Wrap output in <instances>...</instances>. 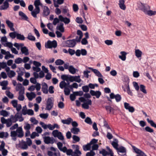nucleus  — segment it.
I'll return each mask as SVG.
<instances>
[{
    "instance_id": "9d476101",
    "label": "nucleus",
    "mask_w": 156,
    "mask_h": 156,
    "mask_svg": "<svg viewBox=\"0 0 156 156\" xmlns=\"http://www.w3.org/2000/svg\"><path fill=\"white\" fill-rule=\"evenodd\" d=\"M57 46V43L55 41H48L47 44H45V47L47 48H56Z\"/></svg>"
},
{
    "instance_id": "0eeeda50",
    "label": "nucleus",
    "mask_w": 156,
    "mask_h": 156,
    "mask_svg": "<svg viewBox=\"0 0 156 156\" xmlns=\"http://www.w3.org/2000/svg\"><path fill=\"white\" fill-rule=\"evenodd\" d=\"M52 135L55 137H57L59 140H64V137L62 133L57 130H53Z\"/></svg>"
},
{
    "instance_id": "c756f323",
    "label": "nucleus",
    "mask_w": 156,
    "mask_h": 156,
    "mask_svg": "<svg viewBox=\"0 0 156 156\" xmlns=\"http://www.w3.org/2000/svg\"><path fill=\"white\" fill-rule=\"evenodd\" d=\"M34 5L35 8L40 9L39 6H43V4L41 3L40 0H35L34 2Z\"/></svg>"
},
{
    "instance_id": "ddd939ff",
    "label": "nucleus",
    "mask_w": 156,
    "mask_h": 156,
    "mask_svg": "<svg viewBox=\"0 0 156 156\" xmlns=\"http://www.w3.org/2000/svg\"><path fill=\"white\" fill-rule=\"evenodd\" d=\"M124 107L126 109L128 110L129 112L131 113L134 112L135 110L133 107L131 106L129 103L127 102L124 103Z\"/></svg>"
},
{
    "instance_id": "680f3d73",
    "label": "nucleus",
    "mask_w": 156,
    "mask_h": 156,
    "mask_svg": "<svg viewBox=\"0 0 156 156\" xmlns=\"http://www.w3.org/2000/svg\"><path fill=\"white\" fill-rule=\"evenodd\" d=\"M30 121L34 125L37 124L38 122V121L34 117L31 118L30 119Z\"/></svg>"
},
{
    "instance_id": "7ed1b4c3",
    "label": "nucleus",
    "mask_w": 156,
    "mask_h": 156,
    "mask_svg": "<svg viewBox=\"0 0 156 156\" xmlns=\"http://www.w3.org/2000/svg\"><path fill=\"white\" fill-rule=\"evenodd\" d=\"M59 21L64 22L65 24H68L70 22V19L66 17H64L62 15H60L58 16V19L57 18H55L54 19L53 22V24L55 25L59 22Z\"/></svg>"
},
{
    "instance_id": "72a5a7b5",
    "label": "nucleus",
    "mask_w": 156,
    "mask_h": 156,
    "mask_svg": "<svg viewBox=\"0 0 156 156\" xmlns=\"http://www.w3.org/2000/svg\"><path fill=\"white\" fill-rule=\"evenodd\" d=\"M117 151L118 152H120L122 153H125V154L124 155H126V148L123 147V146H120L119 147H118V149H117Z\"/></svg>"
},
{
    "instance_id": "7c9ffc66",
    "label": "nucleus",
    "mask_w": 156,
    "mask_h": 156,
    "mask_svg": "<svg viewBox=\"0 0 156 156\" xmlns=\"http://www.w3.org/2000/svg\"><path fill=\"white\" fill-rule=\"evenodd\" d=\"M125 1L124 0H119V5L120 8L123 10H125L126 7L124 5Z\"/></svg>"
},
{
    "instance_id": "a211bd4d",
    "label": "nucleus",
    "mask_w": 156,
    "mask_h": 156,
    "mask_svg": "<svg viewBox=\"0 0 156 156\" xmlns=\"http://www.w3.org/2000/svg\"><path fill=\"white\" fill-rule=\"evenodd\" d=\"M41 90L45 94H47L48 92V86L45 83H43L42 84Z\"/></svg>"
},
{
    "instance_id": "bb28decb",
    "label": "nucleus",
    "mask_w": 156,
    "mask_h": 156,
    "mask_svg": "<svg viewBox=\"0 0 156 156\" xmlns=\"http://www.w3.org/2000/svg\"><path fill=\"white\" fill-rule=\"evenodd\" d=\"M73 121V119L71 118H68L66 119L62 120L61 122L63 124L66 125H69Z\"/></svg>"
},
{
    "instance_id": "6ab92c4d",
    "label": "nucleus",
    "mask_w": 156,
    "mask_h": 156,
    "mask_svg": "<svg viewBox=\"0 0 156 156\" xmlns=\"http://www.w3.org/2000/svg\"><path fill=\"white\" fill-rule=\"evenodd\" d=\"M26 95L29 101H32L36 96V94L34 92H32L30 93H27Z\"/></svg>"
},
{
    "instance_id": "423d86ee",
    "label": "nucleus",
    "mask_w": 156,
    "mask_h": 156,
    "mask_svg": "<svg viewBox=\"0 0 156 156\" xmlns=\"http://www.w3.org/2000/svg\"><path fill=\"white\" fill-rule=\"evenodd\" d=\"M50 150L47 152L48 156H61L60 152L57 148L51 147Z\"/></svg>"
},
{
    "instance_id": "864d4df0",
    "label": "nucleus",
    "mask_w": 156,
    "mask_h": 156,
    "mask_svg": "<svg viewBox=\"0 0 156 156\" xmlns=\"http://www.w3.org/2000/svg\"><path fill=\"white\" fill-rule=\"evenodd\" d=\"M140 90L142 92L146 94L147 93L146 90L145 89V86L141 84L140 85Z\"/></svg>"
},
{
    "instance_id": "aec40b11",
    "label": "nucleus",
    "mask_w": 156,
    "mask_h": 156,
    "mask_svg": "<svg viewBox=\"0 0 156 156\" xmlns=\"http://www.w3.org/2000/svg\"><path fill=\"white\" fill-rule=\"evenodd\" d=\"M6 23L11 31H15V29L13 27L14 24L12 22L8 20H6Z\"/></svg>"
},
{
    "instance_id": "bf43d9fd",
    "label": "nucleus",
    "mask_w": 156,
    "mask_h": 156,
    "mask_svg": "<svg viewBox=\"0 0 156 156\" xmlns=\"http://www.w3.org/2000/svg\"><path fill=\"white\" fill-rule=\"evenodd\" d=\"M13 32H11L9 34V36L12 39H14L16 37L17 33L14 31Z\"/></svg>"
},
{
    "instance_id": "393cba45",
    "label": "nucleus",
    "mask_w": 156,
    "mask_h": 156,
    "mask_svg": "<svg viewBox=\"0 0 156 156\" xmlns=\"http://www.w3.org/2000/svg\"><path fill=\"white\" fill-rule=\"evenodd\" d=\"M24 93V90H21L19 92V96L18 97V99L20 101H23L24 99V97L23 95Z\"/></svg>"
},
{
    "instance_id": "09e8293b",
    "label": "nucleus",
    "mask_w": 156,
    "mask_h": 156,
    "mask_svg": "<svg viewBox=\"0 0 156 156\" xmlns=\"http://www.w3.org/2000/svg\"><path fill=\"white\" fill-rule=\"evenodd\" d=\"M145 14L148 15L149 16L155 15L156 14V12L155 11H153L150 9L147 11Z\"/></svg>"
},
{
    "instance_id": "a878e982",
    "label": "nucleus",
    "mask_w": 156,
    "mask_h": 156,
    "mask_svg": "<svg viewBox=\"0 0 156 156\" xmlns=\"http://www.w3.org/2000/svg\"><path fill=\"white\" fill-rule=\"evenodd\" d=\"M21 51L22 53L25 55H27L29 54L28 50L25 46L22 47L21 48Z\"/></svg>"
},
{
    "instance_id": "e433bc0d",
    "label": "nucleus",
    "mask_w": 156,
    "mask_h": 156,
    "mask_svg": "<svg viewBox=\"0 0 156 156\" xmlns=\"http://www.w3.org/2000/svg\"><path fill=\"white\" fill-rule=\"evenodd\" d=\"M71 132L74 134H77L80 132V130L79 128L76 127H73L70 129Z\"/></svg>"
},
{
    "instance_id": "39448f33",
    "label": "nucleus",
    "mask_w": 156,
    "mask_h": 156,
    "mask_svg": "<svg viewBox=\"0 0 156 156\" xmlns=\"http://www.w3.org/2000/svg\"><path fill=\"white\" fill-rule=\"evenodd\" d=\"M79 100L81 102L84 103L82 105V107L85 109H88L89 108V105H91L92 102L90 100L86 99L84 98L81 97L79 98Z\"/></svg>"
},
{
    "instance_id": "f257e3e1",
    "label": "nucleus",
    "mask_w": 156,
    "mask_h": 156,
    "mask_svg": "<svg viewBox=\"0 0 156 156\" xmlns=\"http://www.w3.org/2000/svg\"><path fill=\"white\" fill-rule=\"evenodd\" d=\"M98 142V140L93 139L91 140L90 143L87 144L83 146V148L84 151H87L90 150L91 146L92 145V149L93 150H96L98 149V144H96Z\"/></svg>"
},
{
    "instance_id": "774afa93",
    "label": "nucleus",
    "mask_w": 156,
    "mask_h": 156,
    "mask_svg": "<svg viewBox=\"0 0 156 156\" xmlns=\"http://www.w3.org/2000/svg\"><path fill=\"white\" fill-rule=\"evenodd\" d=\"M23 61L22 59L20 57H19L15 59V62L16 63L19 64L22 63Z\"/></svg>"
},
{
    "instance_id": "c9c22d12",
    "label": "nucleus",
    "mask_w": 156,
    "mask_h": 156,
    "mask_svg": "<svg viewBox=\"0 0 156 156\" xmlns=\"http://www.w3.org/2000/svg\"><path fill=\"white\" fill-rule=\"evenodd\" d=\"M105 108L106 111L109 112V113H114V109L110 106H105Z\"/></svg>"
},
{
    "instance_id": "c03bdc74",
    "label": "nucleus",
    "mask_w": 156,
    "mask_h": 156,
    "mask_svg": "<svg viewBox=\"0 0 156 156\" xmlns=\"http://www.w3.org/2000/svg\"><path fill=\"white\" fill-rule=\"evenodd\" d=\"M126 87V89H127V93L129 95L131 96L133 95V93L132 92V91H131L129 87V83H128L127 84L125 85Z\"/></svg>"
},
{
    "instance_id": "8fccbe9b",
    "label": "nucleus",
    "mask_w": 156,
    "mask_h": 156,
    "mask_svg": "<svg viewBox=\"0 0 156 156\" xmlns=\"http://www.w3.org/2000/svg\"><path fill=\"white\" fill-rule=\"evenodd\" d=\"M99 153L102 154L103 156H106L108 155L109 152H107L105 149H102V150L99 151Z\"/></svg>"
},
{
    "instance_id": "58836bf2",
    "label": "nucleus",
    "mask_w": 156,
    "mask_h": 156,
    "mask_svg": "<svg viewBox=\"0 0 156 156\" xmlns=\"http://www.w3.org/2000/svg\"><path fill=\"white\" fill-rule=\"evenodd\" d=\"M56 28L58 30H59L62 32H63L64 31V28L63 23H61L59 25H58L57 27Z\"/></svg>"
},
{
    "instance_id": "13d9d810",
    "label": "nucleus",
    "mask_w": 156,
    "mask_h": 156,
    "mask_svg": "<svg viewBox=\"0 0 156 156\" xmlns=\"http://www.w3.org/2000/svg\"><path fill=\"white\" fill-rule=\"evenodd\" d=\"M32 125V124L30 125L28 123H26L24 126V129L26 130H30L31 128V126Z\"/></svg>"
},
{
    "instance_id": "6e6552de",
    "label": "nucleus",
    "mask_w": 156,
    "mask_h": 156,
    "mask_svg": "<svg viewBox=\"0 0 156 156\" xmlns=\"http://www.w3.org/2000/svg\"><path fill=\"white\" fill-rule=\"evenodd\" d=\"M54 101V98L52 97L48 98L47 101L46 109L50 110L52 108Z\"/></svg>"
},
{
    "instance_id": "4be33fe9",
    "label": "nucleus",
    "mask_w": 156,
    "mask_h": 156,
    "mask_svg": "<svg viewBox=\"0 0 156 156\" xmlns=\"http://www.w3.org/2000/svg\"><path fill=\"white\" fill-rule=\"evenodd\" d=\"M19 146L20 148L23 150H26L28 148V145L26 141H22L19 144Z\"/></svg>"
},
{
    "instance_id": "f704fd0d",
    "label": "nucleus",
    "mask_w": 156,
    "mask_h": 156,
    "mask_svg": "<svg viewBox=\"0 0 156 156\" xmlns=\"http://www.w3.org/2000/svg\"><path fill=\"white\" fill-rule=\"evenodd\" d=\"M76 81L78 83H80L81 81V80L79 76H72L71 82L73 81Z\"/></svg>"
},
{
    "instance_id": "3c124183",
    "label": "nucleus",
    "mask_w": 156,
    "mask_h": 156,
    "mask_svg": "<svg viewBox=\"0 0 156 156\" xmlns=\"http://www.w3.org/2000/svg\"><path fill=\"white\" fill-rule=\"evenodd\" d=\"M147 120L152 126L156 128V124L152 120H150L149 118H147Z\"/></svg>"
},
{
    "instance_id": "dca6fc26",
    "label": "nucleus",
    "mask_w": 156,
    "mask_h": 156,
    "mask_svg": "<svg viewBox=\"0 0 156 156\" xmlns=\"http://www.w3.org/2000/svg\"><path fill=\"white\" fill-rule=\"evenodd\" d=\"M61 78L63 81H66L68 84H69V81L71 82L72 76H71L63 75L61 76Z\"/></svg>"
},
{
    "instance_id": "2eb2a0df",
    "label": "nucleus",
    "mask_w": 156,
    "mask_h": 156,
    "mask_svg": "<svg viewBox=\"0 0 156 156\" xmlns=\"http://www.w3.org/2000/svg\"><path fill=\"white\" fill-rule=\"evenodd\" d=\"M44 141L46 144H53L54 142V139L53 137L45 136L44 137Z\"/></svg>"
},
{
    "instance_id": "f3484780",
    "label": "nucleus",
    "mask_w": 156,
    "mask_h": 156,
    "mask_svg": "<svg viewBox=\"0 0 156 156\" xmlns=\"http://www.w3.org/2000/svg\"><path fill=\"white\" fill-rule=\"evenodd\" d=\"M75 150L73 152L72 156H80L81 154V152L79 151V146L78 145H75Z\"/></svg>"
},
{
    "instance_id": "e2e57ef3",
    "label": "nucleus",
    "mask_w": 156,
    "mask_h": 156,
    "mask_svg": "<svg viewBox=\"0 0 156 156\" xmlns=\"http://www.w3.org/2000/svg\"><path fill=\"white\" fill-rule=\"evenodd\" d=\"M64 92L65 94L66 95H69L70 92V89L67 87H65V88H64Z\"/></svg>"
},
{
    "instance_id": "6e6d98bb",
    "label": "nucleus",
    "mask_w": 156,
    "mask_h": 156,
    "mask_svg": "<svg viewBox=\"0 0 156 156\" xmlns=\"http://www.w3.org/2000/svg\"><path fill=\"white\" fill-rule=\"evenodd\" d=\"M12 123L13 122L9 118L8 119L5 123L7 127H9L11 126L12 125Z\"/></svg>"
},
{
    "instance_id": "603ef678",
    "label": "nucleus",
    "mask_w": 156,
    "mask_h": 156,
    "mask_svg": "<svg viewBox=\"0 0 156 156\" xmlns=\"http://www.w3.org/2000/svg\"><path fill=\"white\" fill-rule=\"evenodd\" d=\"M27 38L31 41H35V37L32 35L31 33H29L27 37Z\"/></svg>"
},
{
    "instance_id": "4468645a",
    "label": "nucleus",
    "mask_w": 156,
    "mask_h": 156,
    "mask_svg": "<svg viewBox=\"0 0 156 156\" xmlns=\"http://www.w3.org/2000/svg\"><path fill=\"white\" fill-rule=\"evenodd\" d=\"M40 124L44 129H46L47 128H48L50 130H53L54 129L53 125L51 124L46 125L44 123L41 122H40Z\"/></svg>"
},
{
    "instance_id": "37998d69",
    "label": "nucleus",
    "mask_w": 156,
    "mask_h": 156,
    "mask_svg": "<svg viewBox=\"0 0 156 156\" xmlns=\"http://www.w3.org/2000/svg\"><path fill=\"white\" fill-rule=\"evenodd\" d=\"M135 55L136 56L139 58L141 56L142 54V52L139 49L135 50Z\"/></svg>"
},
{
    "instance_id": "1a4fd4ad",
    "label": "nucleus",
    "mask_w": 156,
    "mask_h": 156,
    "mask_svg": "<svg viewBox=\"0 0 156 156\" xmlns=\"http://www.w3.org/2000/svg\"><path fill=\"white\" fill-rule=\"evenodd\" d=\"M139 9L143 12L145 14L147 11L150 9V7L149 5L147 4H143L141 3L138 6Z\"/></svg>"
},
{
    "instance_id": "5fc2aeb1",
    "label": "nucleus",
    "mask_w": 156,
    "mask_h": 156,
    "mask_svg": "<svg viewBox=\"0 0 156 156\" xmlns=\"http://www.w3.org/2000/svg\"><path fill=\"white\" fill-rule=\"evenodd\" d=\"M84 122L87 124L91 125L92 124L91 119L89 117H87L85 119Z\"/></svg>"
},
{
    "instance_id": "49530a36",
    "label": "nucleus",
    "mask_w": 156,
    "mask_h": 156,
    "mask_svg": "<svg viewBox=\"0 0 156 156\" xmlns=\"http://www.w3.org/2000/svg\"><path fill=\"white\" fill-rule=\"evenodd\" d=\"M0 115L4 117H7L9 114L8 112L5 110H2L0 112Z\"/></svg>"
},
{
    "instance_id": "473e14b6",
    "label": "nucleus",
    "mask_w": 156,
    "mask_h": 156,
    "mask_svg": "<svg viewBox=\"0 0 156 156\" xmlns=\"http://www.w3.org/2000/svg\"><path fill=\"white\" fill-rule=\"evenodd\" d=\"M50 12L48 8L46 6H44L43 12V15L45 16H47L49 14Z\"/></svg>"
},
{
    "instance_id": "a19ab883",
    "label": "nucleus",
    "mask_w": 156,
    "mask_h": 156,
    "mask_svg": "<svg viewBox=\"0 0 156 156\" xmlns=\"http://www.w3.org/2000/svg\"><path fill=\"white\" fill-rule=\"evenodd\" d=\"M131 146L133 149V150L134 151V152L139 155L141 154V153L142 151L140 149L136 147L135 146H133L132 145H131Z\"/></svg>"
},
{
    "instance_id": "5701e85b",
    "label": "nucleus",
    "mask_w": 156,
    "mask_h": 156,
    "mask_svg": "<svg viewBox=\"0 0 156 156\" xmlns=\"http://www.w3.org/2000/svg\"><path fill=\"white\" fill-rule=\"evenodd\" d=\"M77 34L79 36L76 37V40L77 42H80L83 36V33L81 30H78L77 32Z\"/></svg>"
},
{
    "instance_id": "4d7b16f0",
    "label": "nucleus",
    "mask_w": 156,
    "mask_h": 156,
    "mask_svg": "<svg viewBox=\"0 0 156 156\" xmlns=\"http://www.w3.org/2000/svg\"><path fill=\"white\" fill-rule=\"evenodd\" d=\"M5 47H7L11 48L12 47L13 44L10 42L7 41L3 45Z\"/></svg>"
},
{
    "instance_id": "9b49d317",
    "label": "nucleus",
    "mask_w": 156,
    "mask_h": 156,
    "mask_svg": "<svg viewBox=\"0 0 156 156\" xmlns=\"http://www.w3.org/2000/svg\"><path fill=\"white\" fill-rule=\"evenodd\" d=\"M76 41L75 39L69 40L66 41V44L68 47L73 48L76 45Z\"/></svg>"
},
{
    "instance_id": "20e7f679",
    "label": "nucleus",
    "mask_w": 156,
    "mask_h": 156,
    "mask_svg": "<svg viewBox=\"0 0 156 156\" xmlns=\"http://www.w3.org/2000/svg\"><path fill=\"white\" fill-rule=\"evenodd\" d=\"M9 119L13 123L16 122L18 120L20 122H22L24 120L21 113L20 112H17L15 115H11Z\"/></svg>"
},
{
    "instance_id": "2f4dec72",
    "label": "nucleus",
    "mask_w": 156,
    "mask_h": 156,
    "mask_svg": "<svg viewBox=\"0 0 156 156\" xmlns=\"http://www.w3.org/2000/svg\"><path fill=\"white\" fill-rule=\"evenodd\" d=\"M120 54L122 55H119V58L122 61H125L126 58V55L127 54V53L125 51H122L120 52Z\"/></svg>"
},
{
    "instance_id": "c85d7f7f",
    "label": "nucleus",
    "mask_w": 156,
    "mask_h": 156,
    "mask_svg": "<svg viewBox=\"0 0 156 156\" xmlns=\"http://www.w3.org/2000/svg\"><path fill=\"white\" fill-rule=\"evenodd\" d=\"M19 15L21 17V19L27 21L28 17L27 15L22 11H19Z\"/></svg>"
},
{
    "instance_id": "052dcab7",
    "label": "nucleus",
    "mask_w": 156,
    "mask_h": 156,
    "mask_svg": "<svg viewBox=\"0 0 156 156\" xmlns=\"http://www.w3.org/2000/svg\"><path fill=\"white\" fill-rule=\"evenodd\" d=\"M0 41L1 43L3 45L7 41V39L6 37L5 36L4 37H1Z\"/></svg>"
},
{
    "instance_id": "f03ea898",
    "label": "nucleus",
    "mask_w": 156,
    "mask_h": 156,
    "mask_svg": "<svg viewBox=\"0 0 156 156\" xmlns=\"http://www.w3.org/2000/svg\"><path fill=\"white\" fill-rule=\"evenodd\" d=\"M10 134L11 136L13 137L17 136L18 137L21 138L24 136V132L21 127H18L16 131H11Z\"/></svg>"
},
{
    "instance_id": "79ce46f5",
    "label": "nucleus",
    "mask_w": 156,
    "mask_h": 156,
    "mask_svg": "<svg viewBox=\"0 0 156 156\" xmlns=\"http://www.w3.org/2000/svg\"><path fill=\"white\" fill-rule=\"evenodd\" d=\"M69 72L72 74H75L76 72V69L72 66H70L69 69Z\"/></svg>"
},
{
    "instance_id": "4c0bfd02",
    "label": "nucleus",
    "mask_w": 156,
    "mask_h": 156,
    "mask_svg": "<svg viewBox=\"0 0 156 156\" xmlns=\"http://www.w3.org/2000/svg\"><path fill=\"white\" fill-rule=\"evenodd\" d=\"M69 84H68L67 83H66L65 81H62L59 83V87L61 89L65 88Z\"/></svg>"
},
{
    "instance_id": "412c9836",
    "label": "nucleus",
    "mask_w": 156,
    "mask_h": 156,
    "mask_svg": "<svg viewBox=\"0 0 156 156\" xmlns=\"http://www.w3.org/2000/svg\"><path fill=\"white\" fill-rule=\"evenodd\" d=\"M9 3L5 0L3 5L0 6V10H6L9 7Z\"/></svg>"
},
{
    "instance_id": "338daca9",
    "label": "nucleus",
    "mask_w": 156,
    "mask_h": 156,
    "mask_svg": "<svg viewBox=\"0 0 156 156\" xmlns=\"http://www.w3.org/2000/svg\"><path fill=\"white\" fill-rule=\"evenodd\" d=\"M27 111L28 110H27L26 106L23 107L22 111V114H23L24 115H26L27 114Z\"/></svg>"
},
{
    "instance_id": "cd10ccee",
    "label": "nucleus",
    "mask_w": 156,
    "mask_h": 156,
    "mask_svg": "<svg viewBox=\"0 0 156 156\" xmlns=\"http://www.w3.org/2000/svg\"><path fill=\"white\" fill-rule=\"evenodd\" d=\"M8 84V82L6 80H4L0 83V85L2 86V90H6L7 89V86Z\"/></svg>"
},
{
    "instance_id": "69168bd1",
    "label": "nucleus",
    "mask_w": 156,
    "mask_h": 156,
    "mask_svg": "<svg viewBox=\"0 0 156 156\" xmlns=\"http://www.w3.org/2000/svg\"><path fill=\"white\" fill-rule=\"evenodd\" d=\"M115 98L116 101L117 102H119L121 101L122 99V98L120 94H117L115 95Z\"/></svg>"
},
{
    "instance_id": "b1692460",
    "label": "nucleus",
    "mask_w": 156,
    "mask_h": 156,
    "mask_svg": "<svg viewBox=\"0 0 156 156\" xmlns=\"http://www.w3.org/2000/svg\"><path fill=\"white\" fill-rule=\"evenodd\" d=\"M40 12V9H37L35 8V9L31 12V14L32 16L34 17H37V15Z\"/></svg>"
},
{
    "instance_id": "0e129e2a",
    "label": "nucleus",
    "mask_w": 156,
    "mask_h": 156,
    "mask_svg": "<svg viewBox=\"0 0 156 156\" xmlns=\"http://www.w3.org/2000/svg\"><path fill=\"white\" fill-rule=\"evenodd\" d=\"M6 95L10 98L12 99L13 98V94L11 93L10 91H8L6 92Z\"/></svg>"
},
{
    "instance_id": "f8f14e48",
    "label": "nucleus",
    "mask_w": 156,
    "mask_h": 156,
    "mask_svg": "<svg viewBox=\"0 0 156 156\" xmlns=\"http://www.w3.org/2000/svg\"><path fill=\"white\" fill-rule=\"evenodd\" d=\"M5 70L7 73V74L9 78H12L14 77L16 75V73L13 70H10L9 67L6 68Z\"/></svg>"
},
{
    "instance_id": "de8ad7c7",
    "label": "nucleus",
    "mask_w": 156,
    "mask_h": 156,
    "mask_svg": "<svg viewBox=\"0 0 156 156\" xmlns=\"http://www.w3.org/2000/svg\"><path fill=\"white\" fill-rule=\"evenodd\" d=\"M55 63L57 65H62L64 64V62L61 59H58L55 61Z\"/></svg>"
},
{
    "instance_id": "a18cd8bd",
    "label": "nucleus",
    "mask_w": 156,
    "mask_h": 156,
    "mask_svg": "<svg viewBox=\"0 0 156 156\" xmlns=\"http://www.w3.org/2000/svg\"><path fill=\"white\" fill-rule=\"evenodd\" d=\"M16 37L17 39L22 41L24 40L25 39V37L23 35L19 33H17Z\"/></svg>"
},
{
    "instance_id": "ea45409f",
    "label": "nucleus",
    "mask_w": 156,
    "mask_h": 156,
    "mask_svg": "<svg viewBox=\"0 0 156 156\" xmlns=\"http://www.w3.org/2000/svg\"><path fill=\"white\" fill-rule=\"evenodd\" d=\"M72 138L73 140V143H76V142H79L80 141V138L78 136L74 135L72 136Z\"/></svg>"
}]
</instances>
